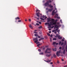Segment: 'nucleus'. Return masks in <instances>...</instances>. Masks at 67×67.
<instances>
[{
  "label": "nucleus",
  "instance_id": "603ef678",
  "mask_svg": "<svg viewBox=\"0 0 67 67\" xmlns=\"http://www.w3.org/2000/svg\"><path fill=\"white\" fill-rule=\"evenodd\" d=\"M55 15L56 16H58V14H55Z\"/></svg>",
  "mask_w": 67,
  "mask_h": 67
},
{
  "label": "nucleus",
  "instance_id": "ddd939ff",
  "mask_svg": "<svg viewBox=\"0 0 67 67\" xmlns=\"http://www.w3.org/2000/svg\"><path fill=\"white\" fill-rule=\"evenodd\" d=\"M47 2L48 3H51L52 2V1H51L50 0H49L47 1Z\"/></svg>",
  "mask_w": 67,
  "mask_h": 67
},
{
  "label": "nucleus",
  "instance_id": "72a5a7b5",
  "mask_svg": "<svg viewBox=\"0 0 67 67\" xmlns=\"http://www.w3.org/2000/svg\"><path fill=\"white\" fill-rule=\"evenodd\" d=\"M35 36H38V35L37 34H35Z\"/></svg>",
  "mask_w": 67,
  "mask_h": 67
},
{
  "label": "nucleus",
  "instance_id": "f03ea898",
  "mask_svg": "<svg viewBox=\"0 0 67 67\" xmlns=\"http://www.w3.org/2000/svg\"><path fill=\"white\" fill-rule=\"evenodd\" d=\"M51 51V49L47 48V49L45 51V53L46 54H49L51 53V51L49 52V51Z\"/></svg>",
  "mask_w": 67,
  "mask_h": 67
},
{
  "label": "nucleus",
  "instance_id": "052dcab7",
  "mask_svg": "<svg viewBox=\"0 0 67 67\" xmlns=\"http://www.w3.org/2000/svg\"><path fill=\"white\" fill-rule=\"evenodd\" d=\"M52 36H53V35L52 34L50 35V37H52Z\"/></svg>",
  "mask_w": 67,
  "mask_h": 67
},
{
  "label": "nucleus",
  "instance_id": "f704fd0d",
  "mask_svg": "<svg viewBox=\"0 0 67 67\" xmlns=\"http://www.w3.org/2000/svg\"><path fill=\"white\" fill-rule=\"evenodd\" d=\"M40 45H41V44H38L37 45V46H38V47H39V46H40Z\"/></svg>",
  "mask_w": 67,
  "mask_h": 67
},
{
  "label": "nucleus",
  "instance_id": "20e7f679",
  "mask_svg": "<svg viewBox=\"0 0 67 67\" xmlns=\"http://www.w3.org/2000/svg\"><path fill=\"white\" fill-rule=\"evenodd\" d=\"M55 22V20L53 19H51V21L50 22V23H53L52 24Z\"/></svg>",
  "mask_w": 67,
  "mask_h": 67
},
{
  "label": "nucleus",
  "instance_id": "f257e3e1",
  "mask_svg": "<svg viewBox=\"0 0 67 67\" xmlns=\"http://www.w3.org/2000/svg\"><path fill=\"white\" fill-rule=\"evenodd\" d=\"M40 38V36H37L36 38L34 39H33V40L34 41V43H36L38 41V40L37 39L39 38Z\"/></svg>",
  "mask_w": 67,
  "mask_h": 67
},
{
  "label": "nucleus",
  "instance_id": "c85d7f7f",
  "mask_svg": "<svg viewBox=\"0 0 67 67\" xmlns=\"http://www.w3.org/2000/svg\"><path fill=\"white\" fill-rule=\"evenodd\" d=\"M53 56L54 57V58H56V55H55L54 54L53 55Z\"/></svg>",
  "mask_w": 67,
  "mask_h": 67
},
{
  "label": "nucleus",
  "instance_id": "2f4dec72",
  "mask_svg": "<svg viewBox=\"0 0 67 67\" xmlns=\"http://www.w3.org/2000/svg\"><path fill=\"white\" fill-rule=\"evenodd\" d=\"M64 44V42H62L61 44V46H62V45H63Z\"/></svg>",
  "mask_w": 67,
  "mask_h": 67
},
{
  "label": "nucleus",
  "instance_id": "1a4fd4ad",
  "mask_svg": "<svg viewBox=\"0 0 67 67\" xmlns=\"http://www.w3.org/2000/svg\"><path fill=\"white\" fill-rule=\"evenodd\" d=\"M57 27H58V26H57V24H55V25L54 27V29H55L56 28H57Z\"/></svg>",
  "mask_w": 67,
  "mask_h": 67
},
{
  "label": "nucleus",
  "instance_id": "de8ad7c7",
  "mask_svg": "<svg viewBox=\"0 0 67 67\" xmlns=\"http://www.w3.org/2000/svg\"><path fill=\"white\" fill-rule=\"evenodd\" d=\"M55 10H53V11H52V13H54L55 12Z\"/></svg>",
  "mask_w": 67,
  "mask_h": 67
},
{
  "label": "nucleus",
  "instance_id": "5701e85b",
  "mask_svg": "<svg viewBox=\"0 0 67 67\" xmlns=\"http://www.w3.org/2000/svg\"><path fill=\"white\" fill-rule=\"evenodd\" d=\"M44 24L45 25H49V23H45Z\"/></svg>",
  "mask_w": 67,
  "mask_h": 67
},
{
  "label": "nucleus",
  "instance_id": "6ab92c4d",
  "mask_svg": "<svg viewBox=\"0 0 67 67\" xmlns=\"http://www.w3.org/2000/svg\"><path fill=\"white\" fill-rule=\"evenodd\" d=\"M44 53L43 52L40 53H39L40 55H43Z\"/></svg>",
  "mask_w": 67,
  "mask_h": 67
},
{
  "label": "nucleus",
  "instance_id": "4468645a",
  "mask_svg": "<svg viewBox=\"0 0 67 67\" xmlns=\"http://www.w3.org/2000/svg\"><path fill=\"white\" fill-rule=\"evenodd\" d=\"M51 4H50V5H49V7L50 8H52L53 7V5H51Z\"/></svg>",
  "mask_w": 67,
  "mask_h": 67
},
{
  "label": "nucleus",
  "instance_id": "3c124183",
  "mask_svg": "<svg viewBox=\"0 0 67 67\" xmlns=\"http://www.w3.org/2000/svg\"><path fill=\"white\" fill-rule=\"evenodd\" d=\"M51 19H50V18H47V20H50Z\"/></svg>",
  "mask_w": 67,
  "mask_h": 67
},
{
  "label": "nucleus",
  "instance_id": "c9c22d12",
  "mask_svg": "<svg viewBox=\"0 0 67 67\" xmlns=\"http://www.w3.org/2000/svg\"><path fill=\"white\" fill-rule=\"evenodd\" d=\"M65 48H66V52H67V45H66V47Z\"/></svg>",
  "mask_w": 67,
  "mask_h": 67
},
{
  "label": "nucleus",
  "instance_id": "412c9836",
  "mask_svg": "<svg viewBox=\"0 0 67 67\" xmlns=\"http://www.w3.org/2000/svg\"><path fill=\"white\" fill-rule=\"evenodd\" d=\"M65 49H64L63 51V53L64 54H65Z\"/></svg>",
  "mask_w": 67,
  "mask_h": 67
},
{
  "label": "nucleus",
  "instance_id": "2eb2a0df",
  "mask_svg": "<svg viewBox=\"0 0 67 67\" xmlns=\"http://www.w3.org/2000/svg\"><path fill=\"white\" fill-rule=\"evenodd\" d=\"M53 51H55H55H56V50H57V49L56 48H55L54 49V48H53Z\"/></svg>",
  "mask_w": 67,
  "mask_h": 67
},
{
  "label": "nucleus",
  "instance_id": "6e6552de",
  "mask_svg": "<svg viewBox=\"0 0 67 67\" xmlns=\"http://www.w3.org/2000/svg\"><path fill=\"white\" fill-rule=\"evenodd\" d=\"M53 10V8L49 9H48V11L51 12Z\"/></svg>",
  "mask_w": 67,
  "mask_h": 67
},
{
  "label": "nucleus",
  "instance_id": "0eeeda50",
  "mask_svg": "<svg viewBox=\"0 0 67 67\" xmlns=\"http://www.w3.org/2000/svg\"><path fill=\"white\" fill-rule=\"evenodd\" d=\"M40 13L39 12L36 13V15L38 17L40 16Z\"/></svg>",
  "mask_w": 67,
  "mask_h": 67
},
{
  "label": "nucleus",
  "instance_id": "864d4df0",
  "mask_svg": "<svg viewBox=\"0 0 67 67\" xmlns=\"http://www.w3.org/2000/svg\"><path fill=\"white\" fill-rule=\"evenodd\" d=\"M58 43H56L55 42V45H58Z\"/></svg>",
  "mask_w": 67,
  "mask_h": 67
},
{
  "label": "nucleus",
  "instance_id": "9d476101",
  "mask_svg": "<svg viewBox=\"0 0 67 67\" xmlns=\"http://www.w3.org/2000/svg\"><path fill=\"white\" fill-rule=\"evenodd\" d=\"M51 54H47L46 55V56H47V57H49L51 56Z\"/></svg>",
  "mask_w": 67,
  "mask_h": 67
},
{
  "label": "nucleus",
  "instance_id": "a878e982",
  "mask_svg": "<svg viewBox=\"0 0 67 67\" xmlns=\"http://www.w3.org/2000/svg\"><path fill=\"white\" fill-rule=\"evenodd\" d=\"M40 19L42 20H44V19L41 18H40Z\"/></svg>",
  "mask_w": 67,
  "mask_h": 67
},
{
  "label": "nucleus",
  "instance_id": "f3484780",
  "mask_svg": "<svg viewBox=\"0 0 67 67\" xmlns=\"http://www.w3.org/2000/svg\"><path fill=\"white\" fill-rule=\"evenodd\" d=\"M66 40L64 41V45H66Z\"/></svg>",
  "mask_w": 67,
  "mask_h": 67
},
{
  "label": "nucleus",
  "instance_id": "aec40b11",
  "mask_svg": "<svg viewBox=\"0 0 67 67\" xmlns=\"http://www.w3.org/2000/svg\"><path fill=\"white\" fill-rule=\"evenodd\" d=\"M35 18L37 19L38 20H39L40 19V18H37V17H35Z\"/></svg>",
  "mask_w": 67,
  "mask_h": 67
},
{
  "label": "nucleus",
  "instance_id": "c756f323",
  "mask_svg": "<svg viewBox=\"0 0 67 67\" xmlns=\"http://www.w3.org/2000/svg\"><path fill=\"white\" fill-rule=\"evenodd\" d=\"M56 44V42H53V45H55Z\"/></svg>",
  "mask_w": 67,
  "mask_h": 67
},
{
  "label": "nucleus",
  "instance_id": "58836bf2",
  "mask_svg": "<svg viewBox=\"0 0 67 67\" xmlns=\"http://www.w3.org/2000/svg\"><path fill=\"white\" fill-rule=\"evenodd\" d=\"M38 51L39 52H41V50L40 49H38Z\"/></svg>",
  "mask_w": 67,
  "mask_h": 67
},
{
  "label": "nucleus",
  "instance_id": "a18cd8bd",
  "mask_svg": "<svg viewBox=\"0 0 67 67\" xmlns=\"http://www.w3.org/2000/svg\"><path fill=\"white\" fill-rule=\"evenodd\" d=\"M21 20H19L18 21V22H21Z\"/></svg>",
  "mask_w": 67,
  "mask_h": 67
},
{
  "label": "nucleus",
  "instance_id": "bb28decb",
  "mask_svg": "<svg viewBox=\"0 0 67 67\" xmlns=\"http://www.w3.org/2000/svg\"><path fill=\"white\" fill-rule=\"evenodd\" d=\"M41 49H43V50H44V49H45V48H42V47H41Z\"/></svg>",
  "mask_w": 67,
  "mask_h": 67
},
{
  "label": "nucleus",
  "instance_id": "e433bc0d",
  "mask_svg": "<svg viewBox=\"0 0 67 67\" xmlns=\"http://www.w3.org/2000/svg\"><path fill=\"white\" fill-rule=\"evenodd\" d=\"M40 43V42H37L36 44H39V43Z\"/></svg>",
  "mask_w": 67,
  "mask_h": 67
},
{
  "label": "nucleus",
  "instance_id": "4d7b16f0",
  "mask_svg": "<svg viewBox=\"0 0 67 67\" xmlns=\"http://www.w3.org/2000/svg\"><path fill=\"white\" fill-rule=\"evenodd\" d=\"M54 33L55 34H56L57 33V32H56V31H55Z\"/></svg>",
  "mask_w": 67,
  "mask_h": 67
},
{
  "label": "nucleus",
  "instance_id": "f8f14e48",
  "mask_svg": "<svg viewBox=\"0 0 67 67\" xmlns=\"http://www.w3.org/2000/svg\"><path fill=\"white\" fill-rule=\"evenodd\" d=\"M29 27L30 28H31V29H32L33 28V27L30 24L29 26Z\"/></svg>",
  "mask_w": 67,
  "mask_h": 67
},
{
  "label": "nucleus",
  "instance_id": "b1692460",
  "mask_svg": "<svg viewBox=\"0 0 67 67\" xmlns=\"http://www.w3.org/2000/svg\"><path fill=\"white\" fill-rule=\"evenodd\" d=\"M42 28V26H40L39 27H38V29H41Z\"/></svg>",
  "mask_w": 67,
  "mask_h": 67
},
{
  "label": "nucleus",
  "instance_id": "39448f33",
  "mask_svg": "<svg viewBox=\"0 0 67 67\" xmlns=\"http://www.w3.org/2000/svg\"><path fill=\"white\" fill-rule=\"evenodd\" d=\"M60 51H59L58 52H57V56H59V54H60Z\"/></svg>",
  "mask_w": 67,
  "mask_h": 67
},
{
  "label": "nucleus",
  "instance_id": "680f3d73",
  "mask_svg": "<svg viewBox=\"0 0 67 67\" xmlns=\"http://www.w3.org/2000/svg\"><path fill=\"white\" fill-rule=\"evenodd\" d=\"M57 64H59V62L58 61H57Z\"/></svg>",
  "mask_w": 67,
  "mask_h": 67
},
{
  "label": "nucleus",
  "instance_id": "dca6fc26",
  "mask_svg": "<svg viewBox=\"0 0 67 67\" xmlns=\"http://www.w3.org/2000/svg\"><path fill=\"white\" fill-rule=\"evenodd\" d=\"M15 20H17V19L20 20V18H19V17H17V18H15Z\"/></svg>",
  "mask_w": 67,
  "mask_h": 67
},
{
  "label": "nucleus",
  "instance_id": "a19ab883",
  "mask_svg": "<svg viewBox=\"0 0 67 67\" xmlns=\"http://www.w3.org/2000/svg\"><path fill=\"white\" fill-rule=\"evenodd\" d=\"M47 35H49V36H50V34H49V33H47Z\"/></svg>",
  "mask_w": 67,
  "mask_h": 67
},
{
  "label": "nucleus",
  "instance_id": "09e8293b",
  "mask_svg": "<svg viewBox=\"0 0 67 67\" xmlns=\"http://www.w3.org/2000/svg\"><path fill=\"white\" fill-rule=\"evenodd\" d=\"M39 23L40 24H42V22H41L39 21Z\"/></svg>",
  "mask_w": 67,
  "mask_h": 67
},
{
  "label": "nucleus",
  "instance_id": "e2e57ef3",
  "mask_svg": "<svg viewBox=\"0 0 67 67\" xmlns=\"http://www.w3.org/2000/svg\"><path fill=\"white\" fill-rule=\"evenodd\" d=\"M53 64V63L52 62L50 63V64Z\"/></svg>",
  "mask_w": 67,
  "mask_h": 67
},
{
  "label": "nucleus",
  "instance_id": "69168bd1",
  "mask_svg": "<svg viewBox=\"0 0 67 67\" xmlns=\"http://www.w3.org/2000/svg\"><path fill=\"white\" fill-rule=\"evenodd\" d=\"M46 18H47V17H45V18L44 19L45 20V19H46Z\"/></svg>",
  "mask_w": 67,
  "mask_h": 67
},
{
  "label": "nucleus",
  "instance_id": "79ce46f5",
  "mask_svg": "<svg viewBox=\"0 0 67 67\" xmlns=\"http://www.w3.org/2000/svg\"><path fill=\"white\" fill-rule=\"evenodd\" d=\"M41 40H43V39H44V38H42V37H41Z\"/></svg>",
  "mask_w": 67,
  "mask_h": 67
},
{
  "label": "nucleus",
  "instance_id": "8fccbe9b",
  "mask_svg": "<svg viewBox=\"0 0 67 67\" xmlns=\"http://www.w3.org/2000/svg\"><path fill=\"white\" fill-rule=\"evenodd\" d=\"M57 18L58 19H59V18H60V17H59V16H57Z\"/></svg>",
  "mask_w": 67,
  "mask_h": 67
},
{
  "label": "nucleus",
  "instance_id": "473e14b6",
  "mask_svg": "<svg viewBox=\"0 0 67 67\" xmlns=\"http://www.w3.org/2000/svg\"><path fill=\"white\" fill-rule=\"evenodd\" d=\"M58 38L59 39H62V38L61 37H58Z\"/></svg>",
  "mask_w": 67,
  "mask_h": 67
},
{
  "label": "nucleus",
  "instance_id": "7ed1b4c3",
  "mask_svg": "<svg viewBox=\"0 0 67 67\" xmlns=\"http://www.w3.org/2000/svg\"><path fill=\"white\" fill-rule=\"evenodd\" d=\"M49 3H48L47 2L46 3L43 5L45 6V7H49Z\"/></svg>",
  "mask_w": 67,
  "mask_h": 67
},
{
  "label": "nucleus",
  "instance_id": "5fc2aeb1",
  "mask_svg": "<svg viewBox=\"0 0 67 67\" xmlns=\"http://www.w3.org/2000/svg\"><path fill=\"white\" fill-rule=\"evenodd\" d=\"M29 21L30 22L31 21V19H29Z\"/></svg>",
  "mask_w": 67,
  "mask_h": 67
},
{
  "label": "nucleus",
  "instance_id": "bf43d9fd",
  "mask_svg": "<svg viewBox=\"0 0 67 67\" xmlns=\"http://www.w3.org/2000/svg\"><path fill=\"white\" fill-rule=\"evenodd\" d=\"M60 22H61V23H62V21L61 20H60Z\"/></svg>",
  "mask_w": 67,
  "mask_h": 67
},
{
  "label": "nucleus",
  "instance_id": "9b49d317",
  "mask_svg": "<svg viewBox=\"0 0 67 67\" xmlns=\"http://www.w3.org/2000/svg\"><path fill=\"white\" fill-rule=\"evenodd\" d=\"M52 24H48V26H49L48 28H50L51 27V26H52Z\"/></svg>",
  "mask_w": 67,
  "mask_h": 67
},
{
  "label": "nucleus",
  "instance_id": "c03bdc74",
  "mask_svg": "<svg viewBox=\"0 0 67 67\" xmlns=\"http://www.w3.org/2000/svg\"><path fill=\"white\" fill-rule=\"evenodd\" d=\"M64 40L63 39H62V42H64Z\"/></svg>",
  "mask_w": 67,
  "mask_h": 67
},
{
  "label": "nucleus",
  "instance_id": "6e6d98bb",
  "mask_svg": "<svg viewBox=\"0 0 67 67\" xmlns=\"http://www.w3.org/2000/svg\"><path fill=\"white\" fill-rule=\"evenodd\" d=\"M36 24L37 25H39V24H38V23H36Z\"/></svg>",
  "mask_w": 67,
  "mask_h": 67
},
{
  "label": "nucleus",
  "instance_id": "423d86ee",
  "mask_svg": "<svg viewBox=\"0 0 67 67\" xmlns=\"http://www.w3.org/2000/svg\"><path fill=\"white\" fill-rule=\"evenodd\" d=\"M58 20H57H57H55V21H54V22L53 24V25H54L55 24H56L57 23V21Z\"/></svg>",
  "mask_w": 67,
  "mask_h": 67
},
{
  "label": "nucleus",
  "instance_id": "a211bd4d",
  "mask_svg": "<svg viewBox=\"0 0 67 67\" xmlns=\"http://www.w3.org/2000/svg\"><path fill=\"white\" fill-rule=\"evenodd\" d=\"M51 62V60H48V61H46V62L47 63L50 62Z\"/></svg>",
  "mask_w": 67,
  "mask_h": 67
},
{
  "label": "nucleus",
  "instance_id": "37998d69",
  "mask_svg": "<svg viewBox=\"0 0 67 67\" xmlns=\"http://www.w3.org/2000/svg\"><path fill=\"white\" fill-rule=\"evenodd\" d=\"M54 14H55L54 13L52 12V15H54Z\"/></svg>",
  "mask_w": 67,
  "mask_h": 67
},
{
  "label": "nucleus",
  "instance_id": "13d9d810",
  "mask_svg": "<svg viewBox=\"0 0 67 67\" xmlns=\"http://www.w3.org/2000/svg\"><path fill=\"white\" fill-rule=\"evenodd\" d=\"M38 40H39V41H41V39L40 38V39H39Z\"/></svg>",
  "mask_w": 67,
  "mask_h": 67
},
{
  "label": "nucleus",
  "instance_id": "0e129e2a",
  "mask_svg": "<svg viewBox=\"0 0 67 67\" xmlns=\"http://www.w3.org/2000/svg\"><path fill=\"white\" fill-rule=\"evenodd\" d=\"M48 22H49L51 21V20H48Z\"/></svg>",
  "mask_w": 67,
  "mask_h": 67
},
{
  "label": "nucleus",
  "instance_id": "49530a36",
  "mask_svg": "<svg viewBox=\"0 0 67 67\" xmlns=\"http://www.w3.org/2000/svg\"><path fill=\"white\" fill-rule=\"evenodd\" d=\"M50 42H52V38H50Z\"/></svg>",
  "mask_w": 67,
  "mask_h": 67
},
{
  "label": "nucleus",
  "instance_id": "7c9ffc66",
  "mask_svg": "<svg viewBox=\"0 0 67 67\" xmlns=\"http://www.w3.org/2000/svg\"><path fill=\"white\" fill-rule=\"evenodd\" d=\"M65 45H63L62 46V47L63 48V49H64V47H65Z\"/></svg>",
  "mask_w": 67,
  "mask_h": 67
},
{
  "label": "nucleus",
  "instance_id": "774afa93",
  "mask_svg": "<svg viewBox=\"0 0 67 67\" xmlns=\"http://www.w3.org/2000/svg\"><path fill=\"white\" fill-rule=\"evenodd\" d=\"M62 61L63 62L64 61V59H62Z\"/></svg>",
  "mask_w": 67,
  "mask_h": 67
},
{
  "label": "nucleus",
  "instance_id": "ea45409f",
  "mask_svg": "<svg viewBox=\"0 0 67 67\" xmlns=\"http://www.w3.org/2000/svg\"><path fill=\"white\" fill-rule=\"evenodd\" d=\"M61 41L59 43V45H60V44H61Z\"/></svg>",
  "mask_w": 67,
  "mask_h": 67
},
{
  "label": "nucleus",
  "instance_id": "cd10ccee",
  "mask_svg": "<svg viewBox=\"0 0 67 67\" xmlns=\"http://www.w3.org/2000/svg\"><path fill=\"white\" fill-rule=\"evenodd\" d=\"M56 38H53V40H56Z\"/></svg>",
  "mask_w": 67,
  "mask_h": 67
},
{
  "label": "nucleus",
  "instance_id": "4be33fe9",
  "mask_svg": "<svg viewBox=\"0 0 67 67\" xmlns=\"http://www.w3.org/2000/svg\"><path fill=\"white\" fill-rule=\"evenodd\" d=\"M59 29V28L58 27H57L56 29H55V31H57L58 29Z\"/></svg>",
  "mask_w": 67,
  "mask_h": 67
},
{
  "label": "nucleus",
  "instance_id": "4c0bfd02",
  "mask_svg": "<svg viewBox=\"0 0 67 67\" xmlns=\"http://www.w3.org/2000/svg\"><path fill=\"white\" fill-rule=\"evenodd\" d=\"M55 30H52V32H55Z\"/></svg>",
  "mask_w": 67,
  "mask_h": 67
},
{
  "label": "nucleus",
  "instance_id": "393cba45",
  "mask_svg": "<svg viewBox=\"0 0 67 67\" xmlns=\"http://www.w3.org/2000/svg\"><path fill=\"white\" fill-rule=\"evenodd\" d=\"M40 10H39L38 9H36V12H40Z\"/></svg>",
  "mask_w": 67,
  "mask_h": 67
},
{
  "label": "nucleus",
  "instance_id": "338daca9",
  "mask_svg": "<svg viewBox=\"0 0 67 67\" xmlns=\"http://www.w3.org/2000/svg\"><path fill=\"white\" fill-rule=\"evenodd\" d=\"M60 31V30H58V31H57V32H59V31Z\"/></svg>",
  "mask_w": 67,
  "mask_h": 67
}]
</instances>
